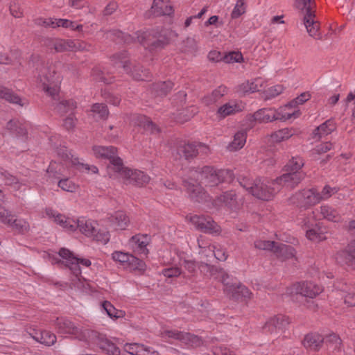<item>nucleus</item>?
<instances>
[{
  "mask_svg": "<svg viewBox=\"0 0 355 355\" xmlns=\"http://www.w3.org/2000/svg\"><path fill=\"white\" fill-rule=\"evenodd\" d=\"M77 228L85 236L91 237L96 232V223L85 218H80L76 220Z\"/></svg>",
  "mask_w": 355,
  "mask_h": 355,
  "instance_id": "obj_29",
  "label": "nucleus"
},
{
  "mask_svg": "<svg viewBox=\"0 0 355 355\" xmlns=\"http://www.w3.org/2000/svg\"><path fill=\"white\" fill-rule=\"evenodd\" d=\"M288 318L282 315H277L270 318L265 324L263 329L266 332L273 334L277 329H282L288 324Z\"/></svg>",
  "mask_w": 355,
  "mask_h": 355,
  "instance_id": "obj_21",
  "label": "nucleus"
},
{
  "mask_svg": "<svg viewBox=\"0 0 355 355\" xmlns=\"http://www.w3.org/2000/svg\"><path fill=\"white\" fill-rule=\"evenodd\" d=\"M151 10L156 16L170 15L173 12L172 7L164 0H154Z\"/></svg>",
  "mask_w": 355,
  "mask_h": 355,
  "instance_id": "obj_32",
  "label": "nucleus"
},
{
  "mask_svg": "<svg viewBox=\"0 0 355 355\" xmlns=\"http://www.w3.org/2000/svg\"><path fill=\"white\" fill-rule=\"evenodd\" d=\"M184 51L189 53H194L198 50L197 41L193 37H187L184 42Z\"/></svg>",
  "mask_w": 355,
  "mask_h": 355,
  "instance_id": "obj_58",
  "label": "nucleus"
},
{
  "mask_svg": "<svg viewBox=\"0 0 355 355\" xmlns=\"http://www.w3.org/2000/svg\"><path fill=\"white\" fill-rule=\"evenodd\" d=\"M132 122L135 125L142 128L146 132L150 134H158L159 128L149 118L144 115L135 116Z\"/></svg>",
  "mask_w": 355,
  "mask_h": 355,
  "instance_id": "obj_24",
  "label": "nucleus"
},
{
  "mask_svg": "<svg viewBox=\"0 0 355 355\" xmlns=\"http://www.w3.org/2000/svg\"><path fill=\"white\" fill-rule=\"evenodd\" d=\"M295 133V131L289 128H283L279 130L270 135V139L272 142H281L291 137Z\"/></svg>",
  "mask_w": 355,
  "mask_h": 355,
  "instance_id": "obj_43",
  "label": "nucleus"
},
{
  "mask_svg": "<svg viewBox=\"0 0 355 355\" xmlns=\"http://www.w3.org/2000/svg\"><path fill=\"white\" fill-rule=\"evenodd\" d=\"M336 260L349 269L355 270V239L345 250L338 252Z\"/></svg>",
  "mask_w": 355,
  "mask_h": 355,
  "instance_id": "obj_17",
  "label": "nucleus"
},
{
  "mask_svg": "<svg viewBox=\"0 0 355 355\" xmlns=\"http://www.w3.org/2000/svg\"><path fill=\"white\" fill-rule=\"evenodd\" d=\"M318 209L313 211L303 220V225L307 229H309L316 225L315 220H318Z\"/></svg>",
  "mask_w": 355,
  "mask_h": 355,
  "instance_id": "obj_57",
  "label": "nucleus"
},
{
  "mask_svg": "<svg viewBox=\"0 0 355 355\" xmlns=\"http://www.w3.org/2000/svg\"><path fill=\"white\" fill-rule=\"evenodd\" d=\"M230 175L228 170H217L211 166L192 168L189 171V178L184 180V186L190 198L196 202L207 200V193L202 186L214 187L223 182Z\"/></svg>",
  "mask_w": 355,
  "mask_h": 355,
  "instance_id": "obj_1",
  "label": "nucleus"
},
{
  "mask_svg": "<svg viewBox=\"0 0 355 355\" xmlns=\"http://www.w3.org/2000/svg\"><path fill=\"white\" fill-rule=\"evenodd\" d=\"M190 221L205 233L212 234L220 231L219 226L209 216L194 215L190 217Z\"/></svg>",
  "mask_w": 355,
  "mask_h": 355,
  "instance_id": "obj_14",
  "label": "nucleus"
},
{
  "mask_svg": "<svg viewBox=\"0 0 355 355\" xmlns=\"http://www.w3.org/2000/svg\"><path fill=\"white\" fill-rule=\"evenodd\" d=\"M183 266L188 272L194 276L196 273V268H198V263L192 260H184Z\"/></svg>",
  "mask_w": 355,
  "mask_h": 355,
  "instance_id": "obj_62",
  "label": "nucleus"
},
{
  "mask_svg": "<svg viewBox=\"0 0 355 355\" xmlns=\"http://www.w3.org/2000/svg\"><path fill=\"white\" fill-rule=\"evenodd\" d=\"M227 87L225 86H220L217 89L213 91L211 94V101L215 102L218 100L220 98L223 96L225 94H227Z\"/></svg>",
  "mask_w": 355,
  "mask_h": 355,
  "instance_id": "obj_64",
  "label": "nucleus"
},
{
  "mask_svg": "<svg viewBox=\"0 0 355 355\" xmlns=\"http://www.w3.org/2000/svg\"><path fill=\"white\" fill-rule=\"evenodd\" d=\"M38 80L42 85V89L52 98L55 103V110L61 115L68 112L73 113L76 108V103L73 100H60L59 96L60 87L58 86L59 78L55 77L54 70L44 67L39 76Z\"/></svg>",
  "mask_w": 355,
  "mask_h": 355,
  "instance_id": "obj_2",
  "label": "nucleus"
},
{
  "mask_svg": "<svg viewBox=\"0 0 355 355\" xmlns=\"http://www.w3.org/2000/svg\"><path fill=\"white\" fill-rule=\"evenodd\" d=\"M92 76L96 81L102 82L105 84H110L114 79L112 76L105 74L103 71L98 69H94Z\"/></svg>",
  "mask_w": 355,
  "mask_h": 355,
  "instance_id": "obj_49",
  "label": "nucleus"
},
{
  "mask_svg": "<svg viewBox=\"0 0 355 355\" xmlns=\"http://www.w3.org/2000/svg\"><path fill=\"white\" fill-rule=\"evenodd\" d=\"M243 107L234 102H229L220 107L218 110V113L220 116L225 118L229 115L234 114L241 112Z\"/></svg>",
  "mask_w": 355,
  "mask_h": 355,
  "instance_id": "obj_36",
  "label": "nucleus"
},
{
  "mask_svg": "<svg viewBox=\"0 0 355 355\" xmlns=\"http://www.w3.org/2000/svg\"><path fill=\"white\" fill-rule=\"evenodd\" d=\"M125 268L130 270L144 271L146 268V264L143 261L131 254Z\"/></svg>",
  "mask_w": 355,
  "mask_h": 355,
  "instance_id": "obj_46",
  "label": "nucleus"
},
{
  "mask_svg": "<svg viewBox=\"0 0 355 355\" xmlns=\"http://www.w3.org/2000/svg\"><path fill=\"white\" fill-rule=\"evenodd\" d=\"M198 269L203 275L214 277L223 283V279L229 278V275L223 269L211 266L205 262L198 263Z\"/></svg>",
  "mask_w": 355,
  "mask_h": 355,
  "instance_id": "obj_18",
  "label": "nucleus"
},
{
  "mask_svg": "<svg viewBox=\"0 0 355 355\" xmlns=\"http://www.w3.org/2000/svg\"><path fill=\"white\" fill-rule=\"evenodd\" d=\"M317 209L319 211L318 213V220L326 219L327 220L336 223L340 222L341 220V216L333 207H331L328 205H322Z\"/></svg>",
  "mask_w": 355,
  "mask_h": 355,
  "instance_id": "obj_26",
  "label": "nucleus"
},
{
  "mask_svg": "<svg viewBox=\"0 0 355 355\" xmlns=\"http://www.w3.org/2000/svg\"><path fill=\"white\" fill-rule=\"evenodd\" d=\"M303 159L300 157H292L285 166L286 172L303 173L300 169L304 166Z\"/></svg>",
  "mask_w": 355,
  "mask_h": 355,
  "instance_id": "obj_44",
  "label": "nucleus"
},
{
  "mask_svg": "<svg viewBox=\"0 0 355 355\" xmlns=\"http://www.w3.org/2000/svg\"><path fill=\"white\" fill-rule=\"evenodd\" d=\"M246 7L243 0H237L236 5L231 13L232 19H236L245 12Z\"/></svg>",
  "mask_w": 355,
  "mask_h": 355,
  "instance_id": "obj_54",
  "label": "nucleus"
},
{
  "mask_svg": "<svg viewBox=\"0 0 355 355\" xmlns=\"http://www.w3.org/2000/svg\"><path fill=\"white\" fill-rule=\"evenodd\" d=\"M291 293L302 297L313 298L322 292V288L317 284L311 282H298L293 285Z\"/></svg>",
  "mask_w": 355,
  "mask_h": 355,
  "instance_id": "obj_13",
  "label": "nucleus"
},
{
  "mask_svg": "<svg viewBox=\"0 0 355 355\" xmlns=\"http://www.w3.org/2000/svg\"><path fill=\"white\" fill-rule=\"evenodd\" d=\"M57 24L60 27H64L70 28L71 30H76L78 31H82L83 30V25L81 24H76L75 22L71 21L68 19H59L58 21H56Z\"/></svg>",
  "mask_w": 355,
  "mask_h": 355,
  "instance_id": "obj_53",
  "label": "nucleus"
},
{
  "mask_svg": "<svg viewBox=\"0 0 355 355\" xmlns=\"http://www.w3.org/2000/svg\"><path fill=\"white\" fill-rule=\"evenodd\" d=\"M59 255L65 259V266L70 269L74 276V278L71 279V284L78 288H80L82 282L80 277L81 275L80 264L88 267L91 265V261L87 259L75 257L70 250L66 248H61L59 251Z\"/></svg>",
  "mask_w": 355,
  "mask_h": 355,
  "instance_id": "obj_6",
  "label": "nucleus"
},
{
  "mask_svg": "<svg viewBox=\"0 0 355 355\" xmlns=\"http://www.w3.org/2000/svg\"><path fill=\"white\" fill-rule=\"evenodd\" d=\"M186 332L180 331L176 329L165 330L162 333V337L171 338L182 343L184 339V335Z\"/></svg>",
  "mask_w": 355,
  "mask_h": 355,
  "instance_id": "obj_52",
  "label": "nucleus"
},
{
  "mask_svg": "<svg viewBox=\"0 0 355 355\" xmlns=\"http://www.w3.org/2000/svg\"><path fill=\"white\" fill-rule=\"evenodd\" d=\"M10 225L13 230L17 231L18 232H24L28 229V224L24 220L21 219H15L12 216V220L8 223Z\"/></svg>",
  "mask_w": 355,
  "mask_h": 355,
  "instance_id": "obj_50",
  "label": "nucleus"
},
{
  "mask_svg": "<svg viewBox=\"0 0 355 355\" xmlns=\"http://www.w3.org/2000/svg\"><path fill=\"white\" fill-rule=\"evenodd\" d=\"M173 83L170 81L159 82L153 85V89L159 96H166L173 88Z\"/></svg>",
  "mask_w": 355,
  "mask_h": 355,
  "instance_id": "obj_42",
  "label": "nucleus"
},
{
  "mask_svg": "<svg viewBox=\"0 0 355 355\" xmlns=\"http://www.w3.org/2000/svg\"><path fill=\"white\" fill-rule=\"evenodd\" d=\"M272 252L276 257L282 261L288 259H293L295 261H297L296 251L291 245L281 243H276L274 248H272Z\"/></svg>",
  "mask_w": 355,
  "mask_h": 355,
  "instance_id": "obj_19",
  "label": "nucleus"
},
{
  "mask_svg": "<svg viewBox=\"0 0 355 355\" xmlns=\"http://www.w3.org/2000/svg\"><path fill=\"white\" fill-rule=\"evenodd\" d=\"M284 90V87L281 85H277L272 87H270L267 90H266L263 93V99L267 101L268 99L275 98L282 93Z\"/></svg>",
  "mask_w": 355,
  "mask_h": 355,
  "instance_id": "obj_47",
  "label": "nucleus"
},
{
  "mask_svg": "<svg viewBox=\"0 0 355 355\" xmlns=\"http://www.w3.org/2000/svg\"><path fill=\"white\" fill-rule=\"evenodd\" d=\"M34 337L35 340L47 346L53 345L56 341L55 335L47 331H40Z\"/></svg>",
  "mask_w": 355,
  "mask_h": 355,
  "instance_id": "obj_37",
  "label": "nucleus"
},
{
  "mask_svg": "<svg viewBox=\"0 0 355 355\" xmlns=\"http://www.w3.org/2000/svg\"><path fill=\"white\" fill-rule=\"evenodd\" d=\"M240 185L258 199L263 200H270L279 191V186H274L272 180L269 181L262 178L252 180L248 178H239Z\"/></svg>",
  "mask_w": 355,
  "mask_h": 355,
  "instance_id": "obj_3",
  "label": "nucleus"
},
{
  "mask_svg": "<svg viewBox=\"0 0 355 355\" xmlns=\"http://www.w3.org/2000/svg\"><path fill=\"white\" fill-rule=\"evenodd\" d=\"M217 200L231 209L237 206L236 195L234 191L223 193L218 197Z\"/></svg>",
  "mask_w": 355,
  "mask_h": 355,
  "instance_id": "obj_39",
  "label": "nucleus"
},
{
  "mask_svg": "<svg viewBox=\"0 0 355 355\" xmlns=\"http://www.w3.org/2000/svg\"><path fill=\"white\" fill-rule=\"evenodd\" d=\"M119 176L124 180V182L128 184H133L137 187H143L148 183L150 178L146 175L143 171L138 170H132L124 167L122 164V168L118 170L116 172Z\"/></svg>",
  "mask_w": 355,
  "mask_h": 355,
  "instance_id": "obj_11",
  "label": "nucleus"
},
{
  "mask_svg": "<svg viewBox=\"0 0 355 355\" xmlns=\"http://www.w3.org/2000/svg\"><path fill=\"white\" fill-rule=\"evenodd\" d=\"M96 343L103 352L107 354L120 355L119 348L105 336L99 335L96 338Z\"/></svg>",
  "mask_w": 355,
  "mask_h": 355,
  "instance_id": "obj_25",
  "label": "nucleus"
},
{
  "mask_svg": "<svg viewBox=\"0 0 355 355\" xmlns=\"http://www.w3.org/2000/svg\"><path fill=\"white\" fill-rule=\"evenodd\" d=\"M289 200L291 203L306 209L320 202L321 198L316 189H311L300 191L293 195Z\"/></svg>",
  "mask_w": 355,
  "mask_h": 355,
  "instance_id": "obj_8",
  "label": "nucleus"
},
{
  "mask_svg": "<svg viewBox=\"0 0 355 355\" xmlns=\"http://www.w3.org/2000/svg\"><path fill=\"white\" fill-rule=\"evenodd\" d=\"M103 309L106 311L107 314L111 318L114 319L121 318L125 316V312L121 310L116 309L110 302L105 301L102 304Z\"/></svg>",
  "mask_w": 355,
  "mask_h": 355,
  "instance_id": "obj_45",
  "label": "nucleus"
},
{
  "mask_svg": "<svg viewBox=\"0 0 355 355\" xmlns=\"http://www.w3.org/2000/svg\"><path fill=\"white\" fill-rule=\"evenodd\" d=\"M305 177L304 173L286 172L282 175L272 180V184L274 186H279V189L282 187H286L288 189L295 188Z\"/></svg>",
  "mask_w": 355,
  "mask_h": 355,
  "instance_id": "obj_15",
  "label": "nucleus"
},
{
  "mask_svg": "<svg viewBox=\"0 0 355 355\" xmlns=\"http://www.w3.org/2000/svg\"><path fill=\"white\" fill-rule=\"evenodd\" d=\"M149 239L147 235H135L131 238V241L136 245L137 250L141 254L146 255L148 252L146 248Z\"/></svg>",
  "mask_w": 355,
  "mask_h": 355,
  "instance_id": "obj_40",
  "label": "nucleus"
},
{
  "mask_svg": "<svg viewBox=\"0 0 355 355\" xmlns=\"http://www.w3.org/2000/svg\"><path fill=\"white\" fill-rule=\"evenodd\" d=\"M55 222L62 226L67 231L73 232L77 229L76 220L66 218L61 214H57Z\"/></svg>",
  "mask_w": 355,
  "mask_h": 355,
  "instance_id": "obj_41",
  "label": "nucleus"
},
{
  "mask_svg": "<svg viewBox=\"0 0 355 355\" xmlns=\"http://www.w3.org/2000/svg\"><path fill=\"white\" fill-rule=\"evenodd\" d=\"M243 59L240 52L232 51L223 55V61L226 63L239 62Z\"/></svg>",
  "mask_w": 355,
  "mask_h": 355,
  "instance_id": "obj_59",
  "label": "nucleus"
},
{
  "mask_svg": "<svg viewBox=\"0 0 355 355\" xmlns=\"http://www.w3.org/2000/svg\"><path fill=\"white\" fill-rule=\"evenodd\" d=\"M275 243V241L258 240L254 242V247L259 250L272 251Z\"/></svg>",
  "mask_w": 355,
  "mask_h": 355,
  "instance_id": "obj_60",
  "label": "nucleus"
},
{
  "mask_svg": "<svg viewBox=\"0 0 355 355\" xmlns=\"http://www.w3.org/2000/svg\"><path fill=\"white\" fill-rule=\"evenodd\" d=\"M105 34L107 38H110L118 42H124L126 44L132 43L137 39V37H135L128 33H123L119 30L107 31Z\"/></svg>",
  "mask_w": 355,
  "mask_h": 355,
  "instance_id": "obj_28",
  "label": "nucleus"
},
{
  "mask_svg": "<svg viewBox=\"0 0 355 355\" xmlns=\"http://www.w3.org/2000/svg\"><path fill=\"white\" fill-rule=\"evenodd\" d=\"M263 81L261 78H255L254 80L247 81L242 83L239 86V91L243 94L247 93H254L259 91V89L263 87Z\"/></svg>",
  "mask_w": 355,
  "mask_h": 355,
  "instance_id": "obj_33",
  "label": "nucleus"
},
{
  "mask_svg": "<svg viewBox=\"0 0 355 355\" xmlns=\"http://www.w3.org/2000/svg\"><path fill=\"white\" fill-rule=\"evenodd\" d=\"M0 98L10 103L19 105L21 107L28 105L26 100L21 99L13 91L3 86H0Z\"/></svg>",
  "mask_w": 355,
  "mask_h": 355,
  "instance_id": "obj_27",
  "label": "nucleus"
},
{
  "mask_svg": "<svg viewBox=\"0 0 355 355\" xmlns=\"http://www.w3.org/2000/svg\"><path fill=\"white\" fill-rule=\"evenodd\" d=\"M92 111L94 113L97 114L101 119H106L109 114L107 106L103 103L94 104L92 108Z\"/></svg>",
  "mask_w": 355,
  "mask_h": 355,
  "instance_id": "obj_56",
  "label": "nucleus"
},
{
  "mask_svg": "<svg viewBox=\"0 0 355 355\" xmlns=\"http://www.w3.org/2000/svg\"><path fill=\"white\" fill-rule=\"evenodd\" d=\"M130 254L116 251L112 253V259L123 264L125 266L128 261Z\"/></svg>",
  "mask_w": 355,
  "mask_h": 355,
  "instance_id": "obj_61",
  "label": "nucleus"
},
{
  "mask_svg": "<svg viewBox=\"0 0 355 355\" xmlns=\"http://www.w3.org/2000/svg\"><path fill=\"white\" fill-rule=\"evenodd\" d=\"M91 237H93L97 241H101V243L105 244L110 240V234L108 232H105V231L97 232V230H96V232H94V234L93 236H92Z\"/></svg>",
  "mask_w": 355,
  "mask_h": 355,
  "instance_id": "obj_63",
  "label": "nucleus"
},
{
  "mask_svg": "<svg viewBox=\"0 0 355 355\" xmlns=\"http://www.w3.org/2000/svg\"><path fill=\"white\" fill-rule=\"evenodd\" d=\"M111 59L114 65L121 67L125 73L135 80H144L148 76V73L146 71L144 72L142 71L143 73L141 74L132 71L130 67L132 62L129 59L128 53L125 51L114 54Z\"/></svg>",
  "mask_w": 355,
  "mask_h": 355,
  "instance_id": "obj_10",
  "label": "nucleus"
},
{
  "mask_svg": "<svg viewBox=\"0 0 355 355\" xmlns=\"http://www.w3.org/2000/svg\"><path fill=\"white\" fill-rule=\"evenodd\" d=\"M54 325L58 329V331L62 334L78 336L82 333L78 326L65 318H57L54 322Z\"/></svg>",
  "mask_w": 355,
  "mask_h": 355,
  "instance_id": "obj_20",
  "label": "nucleus"
},
{
  "mask_svg": "<svg viewBox=\"0 0 355 355\" xmlns=\"http://www.w3.org/2000/svg\"><path fill=\"white\" fill-rule=\"evenodd\" d=\"M336 129V125L333 120H327L313 132V137L319 139L323 136L327 135Z\"/></svg>",
  "mask_w": 355,
  "mask_h": 355,
  "instance_id": "obj_34",
  "label": "nucleus"
},
{
  "mask_svg": "<svg viewBox=\"0 0 355 355\" xmlns=\"http://www.w3.org/2000/svg\"><path fill=\"white\" fill-rule=\"evenodd\" d=\"M1 175L4 178L3 180L6 184L12 186L16 190L20 189L21 184L17 178L7 171L1 173Z\"/></svg>",
  "mask_w": 355,
  "mask_h": 355,
  "instance_id": "obj_51",
  "label": "nucleus"
},
{
  "mask_svg": "<svg viewBox=\"0 0 355 355\" xmlns=\"http://www.w3.org/2000/svg\"><path fill=\"white\" fill-rule=\"evenodd\" d=\"M184 339L185 340H182V343L184 344L193 347H199L202 343V340L200 337L188 332L185 333Z\"/></svg>",
  "mask_w": 355,
  "mask_h": 355,
  "instance_id": "obj_48",
  "label": "nucleus"
},
{
  "mask_svg": "<svg viewBox=\"0 0 355 355\" xmlns=\"http://www.w3.org/2000/svg\"><path fill=\"white\" fill-rule=\"evenodd\" d=\"M93 151L97 157L107 159L110 161L107 168L117 172L122 168L123 161L117 156V150L114 146H94Z\"/></svg>",
  "mask_w": 355,
  "mask_h": 355,
  "instance_id": "obj_9",
  "label": "nucleus"
},
{
  "mask_svg": "<svg viewBox=\"0 0 355 355\" xmlns=\"http://www.w3.org/2000/svg\"><path fill=\"white\" fill-rule=\"evenodd\" d=\"M206 257H209V254H213L218 261H225L227 258V251L221 248H216L214 245H209L207 248H204L201 252Z\"/></svg>",
  "mask_w": 355,
  "mask_h": 355,
  "instance_id": "obj_38",
  "label": "nucleus"
},
{
  "mask_svg": "<svg viewBox=\"0 0 355 355\" xmlns=\"http://www.w3.org/2000/svg\"><path fill=\"white\" fill-rule=\"evenodd\" d=\"M197 146L196 142L178 141L173 153V156L176 159H181L182 158L186 160L193 159L198 155Z\"/></svg>",
  "mask_w": 355,
  "mask_h": 355,
  "instance_id": "obj_12",
  "label": "nucleus"
},
{
  "mask_svg": "<svg viewBox=\"0 0 355 355\" xmlns=\"http://www.w3.org/2000/svg\"><path fill=\"white\" fill-rule=\"evenodd\" d=\"M110 219L112 225L116 230H125L129 223L128 217L121 211H116Z\"/></svg>",
  "mask_w": 355,
  "mask_h": 355,
  "instance_id": "obj_31",
  "label": "nucleus"
},
{
  "mask_svg": "<svg viewBox=\"0 0 355 355\" xmlns=\"http://www.w3.org/2000/svg\"><path fill=\"white\" fill-rule=\"evenodd\" d=\"M123 349L131 355H159V353L153 348L136 343H126Z\"/></svg>",
  "mask_w": 355,
  "mask_h": 355,
  "instance_id": "obj_22",
  "label": "nucleus"
},
{
  "mask_svg": "<svg viewBox=\"0 0 355 355\" xmlns=\"http://www.w3.org/2000/svg\"><path fill=\"white\" fill-rule=\"evenodd\" d=\"M58 185L61 189L67 192H74L77 189V186L68 178L60 180Z\"/></svg>",
  "mask_w": 355,
  "mask_h": 355,
  "instance_id": "obj_55",
  "label": "nucleus"
},
{
  "mask_svg": "<svg viewBox=\"0 0 355 355\" xmlns=\"http://www.w3.org/2000/svg\"><path fill=\"white\" fill-rule=\"evenodd\" d=\"M314 2L313 0H295V7L304 12V24L309 35L317 40L321 39V34L319 33L320 24L314 19L315 15L313 10Z\"/></svg>",
  "mask_w": 355,
  "mask_h": 355,
  "instance_id": "obj_5",
  "label": "nucleus"
},
{
  "mask_svg": "<svg viewBox=\"0 0 355 355\" xmlns=\"http://www.w3.org/2000/svg\"><path fill=\"white\" fill-rule=\"evenodd\" d=\"M324 343L322 335L318 333H310L305 336L302 344L309 350L318 351Z\"/></svg>",
  "mask_w": 355,
  "mask_h": 355,
  "instance_id": "obj_23",
  "label": "nucleus"
},
{
  "mask_svg": "<svg viewBox=\"0 0 355 355\" xmlns=\"http://www.w3.org/2000/svg\"><path fill=\"white\" fill-rule=\"evenodd\" d=\"M306 236L308 239L315 242H320L327 239L326 232L317 224L306 230Z\"/></svg>",
  "mask_w": 355,
  "mask_h": 355,
  "instance_id": "obj_35",
  "label": "nucleus"
},
{
  "mask_svg": "<svg viewBox=\"0 0 355 355\" xmlns=\"http://www.w3.org/2000/svg\"><path fill=\"white\" fill-rule=\"evenodd\" d=\"M295 114V112L282 114L278 110L274 108H262L258 110L253 114L250 115L249 116V120L259 123H267L276 120L284 121L290 119Z\"/></svg>",
  "mask_w": 355,
  "mask_h": 355,
  "instance_id": "obj_7",
  "label": "nucleus"
},
{
  "mask_svg": "<svg viewBox=\"0 0 355 355\" xmlns=\"http://www.w3.org/2000/svg\"><path fill=\"white\" fill-rule=\"evenodd\" d=\"M247 138V132L244 130H241L236 132L234 135L233 141L227 146V149L230 151H236L241 149L245 142Z\"/></svg>",
  "mask_w": 355,
  "mask_h": 355,
  "instance_id": "obj_30",
  "label": "nucleus"
},
{
  "mask_svg": "<svg viewBox=\"0 0 355 355\" xmlns=\"http://www.w3.org/2000/svg\"><path fill=\"white\" fill-rule=\"evenodd\" d=\"M137 40L150 51L162 49L168 42L167 30H152L145 32L137 31Z\"/></svg>",
  "mask_w": 355,
  "mask_h": 355,
  "instance_id": "obj_4",
  "label": "nucleus"
},
{
  "mask_svg": "<svg viewBox=\"0 0 355 355\" xmlns=\"http://www.w3.org/2000/svg\"><path fill=\"white\" fill-rule=\"evenodd\" d=\"M224 285V291L227 295L234 299L250 298L251 293L249 289L244 285L239 283H230L229 278L223 279Z\"/></svg>",
  "mask_w": 355,
  "mask_h": 355,
  "instance_id": "obj_16",
  "label": "nucleus"
}]
</instances>
